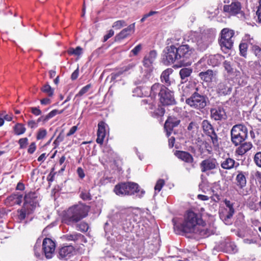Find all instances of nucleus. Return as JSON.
I'll return each instance as SVG.
<instances>
[{"label": "nucleus", "mask_w": 261, "mask_h": 261, "mask_svg": "<svg viewBox=\"0 0 261 261\" xmlns=\"http://www.w3.org/2000/svg\"><path fill=\"white\" fill-rule=\"evenodd\" d=\"M207 58V64L213 67L220 65L224 59V56L220 54L209 55Z\"/></svg>", "instance_id": "5701e85b"}, {"label": "nucleus", "mask_w": 261, "mask_h": 261, "mask_svg": "<svg viewBox=\"0 0 261 261\" xmlns=\"http://www.w3.org/2000/svg\"><path fill=\"white\" fill-rule=\"evenodd\" d=\"M36 149V146L35 142H32L29 146V148L28 149V152L30 154L33 153Z\"/></svg>", "instance_id": "680f3d73"}, {"label": "nucleus", "mask_w": 261, "mask_h": 261, "mask_svg": "<svg viewBox=\"0 0 261 261\" xmlns=\"http://www.w3.org/2000/svg\"><path fill=\"white\" fill-rule=\"evenodd\" d=\"M205 223L203 224V226H198L196 229V232L194 233H198L202 237L205 238L207 237L211 234V232L210 231L205 228H204Z\"/></svg>", "instance_id": "e433bc0d"}, {"label": "nucleus", "mask_w": 261, "mask_h": 261, "mask_svg": "<svg viewBox=\"0 0 261 261\" xmlns=\"http://www.w3.org/2000/svg\"><path fill=\"white\" fill-rule=\"evenodd\" d=\"M248 48L247 43L246 42H244L242 41L239 45V49L240 52V55L245 57L247 55V51Z\"/></svg>", "instance_id": "79ce46f5"}, {"label": "nucleus", "mask_w": 261, "mask_h": 261, "mask_svg": "<svg viewBox=\"0 0 261 261\" xmlns=\"http://www.w3.org/2000/svg\"><path fill=\"white\" fill-rule=\"evenodd\" d=\"M127 24L123 20H117L114 22L112 25V27L116 30L120 29L123 27L126 26Z\"/></svg>", "instance_id": "37998d69"}, {"label": "nucleus", "mask_w": 261, "mask_h": 261, "mask_svg": "<svg viewBox=\"0 0 261 261\" xmlns=\"http://www.w3.org/2000/svg\"><path fill=\"white\" fill-rule=\"evenodd\" d=\"M134 213L130 209L125 210L124 212L121 213V218L122 219L126 218L130 220L132 217L133 216Z\"/></svg>", "instance_id": "c03bdc74"}, {"label": "nucleus", "mask_w": 261, "mask_h": 261, "mask_svg": "<svg viewBox=\"0 0 261 261\" xmlns=\"http://www.w3.org/2000/svg\"><path fill=\"white\" fill-rule=\"evenodd\" d=\"M41 91L46 94L48 97H52L54 90L48 84L44 85L41 88Z\"/></svg>", "instance_id": "ea45409f"}, {"label": "nucleus", "mask_w": 261, "mask_h": 261, "mask_svg": "<svg viewBox=\"0 0 261 261\" xmlns=\"http://www.w3.org/2000/svg\"><path fill=\"white\" fill-rule=\"evenodd\" d=\"M218 164L215 159L208 158L202 161L200 167L202 172H205L207 171L213 170L218 166Z\"/></svg>", "instance_id": "aec40b11"}, {"label": "nucleus", "mask_w": 261, "mask_h": 261, "mask_svg": "<svg viewBox=\"0 0 261 261\" xmlns=\"http://www.w3.org/2000/svg\"><path fill=\"white\" fill-rule=\"evenodd\" d=\"M41 241L40 239H38L35 245L34 246V251L35 256L40 258L42 255V252L40 250Z\"/></svg>", "instance_id": "4c0bfd02"}, {"label": "nucleus", "mask_w": 261, "mask_h": 261, "mask_svg": "<svg viewBox=\"0 0 261 261\" xmlns=\"http://www.w3.org/2000/svg\"><path fill=\"white\" fill-rule=\"evenodd\" d=\"M156 57V52L155 50L150 51L146 55L143 59V65L145 67L150 68L155 61Z\"/></svg>", "instance_id": "b1692460"}, {"label": "nucleus", "mask_w": 261, "mask_h": 261, "mask_svg": "<svg viewBox=\"0 0 261 261\" xmlns=\"http://www.w3.org/2000/svg\"><path fill=\"white\" fill-rule=\"evenodd\" d=\"M63 238L66 241H73L74 243L79 245L83 244V243L87 242V240L83 234L76 232H73L72 233L64 235Z\"/></svg>", "instance_id": "a211bd4d"}, {"label": "nucleus", "mask_w": 261, "mask_h": 261, "mask_svg": "<svg viewBox=\"0 0 261 261\" xmlns=\"http://www.w3.org/2000/svg\"><path fill=\"white\" fill-rule=\"evenodd\" d=\"M165 185V181L164 180L162 179H159L155 185V187H154V190L155 191H158V192H160L162 187H163V186Z\"/></svg>", "instance_id": "3c124183"}, {"label": "nucleus", "mask_w": 261, "mask_h": 261, "mask_svg": "<svg viewBox=\"0 0 261 261\" xmlns=\"http://www.w3.org/2000/svg\"><path fill=\"white\" fill-rule=\"evenodd\" d=\"M175 155L181 160L187 163H192L194 162L193 156L189 152L184 151H176Z\"/></svg>", "instance_id": "a878e982"}, {"label": "nucleus", "mask_w": 261, "mask_h": 261, "mask_svg": "<svg viewBox=\"0 0 261 261\" xmlns=\"http://www.w3.org/2000/svg\"><path fill=\"white\" fill-rule=\"evenodd\" d=\"M167 62L170 64L177 62L179 63L177 48L174 45L167 46L164 50Z\"/></svg>", "instance_id": "ddd939ff"}, {"label": "nucleus", "mask_w": 261, "mask_h": 261, "mask_svg": "<svg viewBox=\"0 0 261 261\" xmlns=\"http://www.w3.org/2000/svg\"><path fill=\"white\" fill-rule=\"evenodd\" d=\"M239 165V163L236 162L234 160L230 158H226L221 163V167L226 170H230L233 168H237Z\"/></svg>", "instance_id": "bb28decb"}, {"label": "nucleus", "mask_w": 261, "mask_h": 261, "mask_svg": "<svg viewBox=\"0 0 261 261\" xmlns=\"http://www.w3.org/2000/svg\"><path fill=\"white\" fill-rule=\"evenodd\" d=\"M55 243L50 239L46 238L42 242V253L47 259L51 258L55 253Z\"/></svg>", "instance_id": "9b49d317"}, {"label": "nucleus", "mask_w": 261, "mask_h": 261, "mask_svg": "<svg viewBox=\"0 0 261 261\" xmlns=\"http://www.w3.org/2000/svg\"><path fill=\"white\" fill-rule=\"evenodd\" d=\"M67 53L70 55L80 56L83 53V49L80 46H77L75 48L70 47L68 49Z\"/></svg>", "instance_id": "a19ab883"}, {"label": "nucleus", "mask_w": 261, "mask_h": 261, "mask_svg": "<svg viewBox=\"0 0 261 261\" xmlns=\"http://www.w3.org/2000/svg\"><path fill=\"white\" fill-rule=\"evenodd\" d=\"M77 229L83 232H86L88 230L89 226L88 224L82 222L76 225Z\"/></svg>", "instance_id": "8fccbe9b"}, {"label": "nucleus", "mask_w": 261, "mask_h": 261, "mask_svg": "<svg viewBox=\"0 0 261 261\" xmlns=\"http://www.w3.org/2000/svg\"><path fill=\"white\" fill-rule=\"evenodd\" d=\"M135 23H133L127 28L123 29L115 37V41H119L129 36L135 31Z\"/></svg>", "instance_id": "412c9836"}, {"label": "nucleus", "mask_w": 261, "mask_h": 261, "mask_svg": "<svg viewBox=\"0 0 261 261\" xmlns=\"http://www.w3.org/2000/svg\"><path fill=\"white\" fill-rule=\"evenodd\" d=\"M136 66L135 63H132L123 67L121 70L115 74V76L117 77L120 75L127 72L130 71L134 69Z\"/></svg>", "instance_id": "f704fd0d"}, {"label": "nucleus", "mask_w": 261, "mask_h": 261, "mask_svg": "<svg viewBox=\"0 0 261 261\" xmlns=\"http://www.w3.org/2000/svg\"><path fill=\"white\" fill-rule=\"evenodd\" d=\"M157 95L160 97V101L163 105H172L175 103L173 92L165 86L155 83L151 87L149 96L141 100V105H148L146 107L147 109H153L156 104L155 97Z\"/></svg>", "instance_id": "f257e3e1"}, {"label": "nucleus", "mask_w": 261, "mask_h": 261, "mask_svg": "<svg viewBox=\"0 0 261 261\" xmlns=\"http://www.w3.org/2000/svg\"><path fill=\"white\" fill-rule=\"evenodd\" d=\"M58 110H54L51 111L50 112H49L48 114L46 115V117H47L48 120L50 119V118L54 117L55 116H56L57 114Z\"/></svg>", "instance_id": "69168bd1"}, {"label": "nucleus", "mask_w": 261, "mask_h": 261, "mask_svg": "<svg viewBox=\"0 0 261 261\" xmlns=\"http://www.w3.org/2000/svg\"><path fill=\"white\" fill-rule=\"evenodd\" d=\"M224 202L227 208L220 209L219 215L220 218L224 223L228 225L231 223L230 219L234 213L233 203L227 199H225Z\"/></svg>", "instance_id": "6e6552de"}, {"label": "nucleus", "mask_w": 261, "mask_h": 261, "mask_svg": "<svg viewBox=\"0 0 261 261\" xmlns=\"http://www.w3.org/2000/svg\"><path fill=\"white\" fill-rule=\"evenodd\" d=\"M180 122V120L174 116H169L166 120L164 129L166 132L167 135L169 136L174 127L177 126Z\"/></svg>", "instance_id": "6ab92c4d"}, {"label": "nucleus", "mask_w": 261, "mask_h": 261, "mask_svg": "<svg viewBox=\"0 0 261 261\" xmlns=\"http://www.w3.org/2000/svg\"><path fill=\"white\" fill-rule=\"evenodd\" d=\"M242 41L247 43V44H249L252 46L255 44V41L254 40L253 38L249 34H246L244 36Z\"/></svg>", "instance_id": "49530a36"}, {"label": "nucleus", "mask_w": 261, "mask_h": 261, "mask_svg": "<svg viewBox=\"0 0 261 261\" xmlns=\"http://www.w3.org/2000/svg\"><path fill=\"white\" fill-rule=\"evenodd\" d=\"M186 102L190 107L198 110L202 109L206 106V97L196 92L187 98Z\"/></svg>", "instance_id": "1a4fd4ad"}, {"label": "nucleus", "mask_w": 261, "mask_h": 261, "mask_svg": "<svg viewBox=\"0 0 261 261\" xmlns=\"http://www.w3.org/2000/svg\"><path fill=\"white\" fill-rule=\"evenodd\" d=\"M256 15L258 17V22L261 24V4H260L258 7V9L256 11Z\"/></svg>", "instance_id": "774afa93"}, {"label": "nucleus", "mask_w": 261, "mask_h": 261, "mask_svg": "<svg viewBox=\"0 0 261 261\" xmlns=\"http://www.w3.org/2000/svg\"><path fill=\"white\" fill-rule=\"evenodd\" d=\"M240 145V146L236 150V153L240 155L244 154L252 147V144L250 142L242 143Z\"/></svg>", "instance_id": "c756f323"}, {"label": "nucleus", "mask_w": 261, "mask_h": 261, "mask_svg": "<svg viewBox=\"0 0 261 261\" xmlns=\"http://www.w3.org/2000/svg\"><path fill=\"white\" fill-rule=\"evenodd\" d=\"M192 72V69L190 68H183L179 71V75L181 83H184L188 81V78Z\"/></svg>", "instance_id": "473e14b6"}, {"label": "nucleus", "mask_w": 261, "mask_h": 261, "mask_svg": "<svg viewBox=\"0 0 261 261\" xmlns=\"http://www.w3.org/2000/svg\"><path fill=\"white\" fill-rule=\"evenodd\" d=\"M106 123L102 121L98 124L96 142L100 145L102 144L104 138L106 136Z\"/></svg>", "instance_id": "4be33fe9"}, {"label": "nucleus", "mask_w": 261, "mask_h": 261, "mask_svg": "<svg viewBox=\"0 0 261 261\" xmlns=\"http://www.w3.org/2000/svg\"><path fill=\"white\" fill-rule=\"evenodd\" d=\"M234 34L233 30L227 28H224L221 31L219 44L224 53H226L232 48L233 44L232 38Z\"/></svg>", "instance_id": "0eeeda50"}, {"label": "nucleus", "mask_w": 261, "mask_h": 261, "mask_svg": "<svg viewBox=\"0 0 261 261\" xmlns=\"http://www.w3.org/2000/svg\"><path fill=\"white\" fill-rule=\"evenodd\" d=\"M18 144L20 149L26 148L28 144V139L27 138H22L20 139L18 141Z\"/></svg>", "instance_id": "864d4df0"}, {"label": "nucleus", "mask_w": 261, "mask_h": 261, "mask_svg": "<svg viewBox=\"0 0 261 261\" xmlns=\"http://www.w3.org/2000/svg\"><path fill=\"white\" fill-rule=\"evenodd\" d=\"M202 127L203 132L210 137L212 143L214 145H218V136L214 128L207 120H204L202 122Z\"/></svg>", "instance_id": "f8f14e48"}, {"label": "nucleus", "mask_w": 261, "mask_h": 261, "mask_svg": "<svg viewBox=\"0 0 261 261\" xmlns=\"http://www.w3.org/2000/svg\"><path fill=\"white\" fill-rule=\"evenodd\" d=\"M74 251V249L72 246H64L60 249L59 254L61 258H63L72 255Z\"/></svg>", "instance_id": "c85d7f7f"}, {"label": "nucleus", "mask_w": 261, "mask_h": 261, "mask_svg": "<svg viewBox=\"0 0 261 261\" xmlns=\"http://www.w3.org/2000/svg\"><path fill=\"white\" fill-rule=\"evenodd\" d=\"M172 70L171 69H167L164 70L161 75V80L162 83H164L167 86L170 85V81L169 80V75L172 73Z\"/></svg>", "instance_id": "72a5a7b5"}, {"label": "nucleus", "mask_w": 261, "mask_h": 261, "mask_svg": "<svg viewBox=\"0 0 261 261\" xmlns=\"http://www.w3.org/2000/svg\"><path fill=\"white\" fill-rule=\"evenodd\" d=\"M231 141L235 146H238L248 137V129L246 126L239 124L234 125L230 132Z\"/></svg>", "instance_id": "423d86ee"}, {"label": "nucleus", "mask_w": 261, "mask_h": 261, "mask_svg": "<svg viewBox=\"0 0 261 261\" xmlns=\"http://www.w3.org/2000/svg\"><path fill=\"white\" fill-rule=\"evenodd\" d=\"M114 34V32L113 30L109 31L108 33L103 37V42L107 41L110 38L112 37Z\"/></svg>", "instance_id": "e2e57ef3"}, {"label": "nucleus", "mask_w": 261, "mask_h": 261, "mask_svg": "<svg viewBox=\"0 0 261 261\" xmlns=\"http://www.w3.org/2000/svg\"><path fill=\"white\" fill-rule=\"evenodd\" d=\"M253 161L257 167L261 168V151H258L254 154Z\"/></svg>", "instance_id": "a18cd8bd"}, {"label": "nucleus", "mask_w": 261, "mask_h": 261, "mask_svg": "<svg viewBox=\"0 0 261 261\" xmlns=\"http://www.w3.org/2000/svg\"><path fill=\"white\" fill-rule=\"evenodd\" d=\"M24 202L23 204L34 210L38 204L37 195L35 192H30L25 194L24 197Z\"/></svg>", "instance_id": "f3484780"}, {"label": "nucleus", "mask_w": 261, "mask_h": 261, "mask_svg": "<svg viewBox=\"0 0 261 261\" xmlns=\"http://www.w3.org/2000/svg\"><path fill=\"white\" fill-rule=\"evenodd\" d=\"M172 222L174 229L177 230L178 232H195L198 226H203L204 224L201 216L192 211H188L186 213L182 224H177L174 218L172 219Z\"/></svg>", "instance_id": "f03ea898"}, {"label": "nucleus", "mask_w": 261, "mask_h": 261, "mask_svg": "<svg viewBox=\"0 0 261 261\" xmlns=\"http://www.w3.org/2000/svg\"><path fill=\"white\" fill-rule=\"evenodd\" d=\"M197 128V124L195 122L192 121L189 124L187 129L189 131H194Z\"/></svg>", "instance_id": "13d9d810"}, {"label": "nucleus", "mask_w": 261, "mask_h": 261, "mask_svg": "<svg viewBox=\"0 0 261 261\" xmlns=\"http://www.w3.org/2000/svg\"><path fill=\"white\" fill-rule=\"evenodd\" d=\"M211 117L215 121L225 120L227 118L226 112L222 106H218L210 110Z\"/></svg>", "instance_id": "2eb2a0df"}, {"label": "nucleus", "mask_w": 261, "mask_h": 261, "mask_svg": "<svg viewBox=\"0 0 261 261\" xmlns=\"http://www.w3.org/2000/svg\"><path fill=\"white\" fill-rule=\"evenodd\" d=\"M152 110H153V112H151L153 117L162 116L165 113V109L163 107L159 106L158 108L156 109V105Z\"/></svg>", "instance_id": "58836bf2"}, {"label": "nucleus", "mask_w": 261, "mask_h": 261, "mask_svg": "<svg viewBox=\"0 0 261 261\" xmlns=\"http://www.w3.org/2000/svg\"><path fill=\"white\" fill-rule=\"evenodd\" d=\"M13 130L15 135H21L25 132L26 128L23 124L17 123L13 127Z\"/></svg>", "instance_id": "c9c22d12"}, {"label": "nucleus", "mask_w": 261, "mask_h": 261, "mask_svg": "<svg viewBox=\"0 0 261 261\" xmlns=\"http://www.w3.org/2000/svg\"><path fill=\"white\" fill-rule=\"evenodd\" d=\"M64 137L60 134L54 142L56 146H58L60 142L63 141Z\"/></svg>", "instance_id": "338daca9"}, {"label": "nucleus", "mask_w": 261, "mask_h": 261, "mask_svg": "<svg viewBox=\"0 0 261 261\" xmlns=\"http://www.w3.org/2000/svg\"><path fill=\"white\" fill-rule=\"evenodd\" d=\"M81 198L84 200H90L91 199V196L89 191L83 190L80 194Z\"/></svg>", "instance_id": "de8ad7c7"}, {"label": "nucleus", "mask_w": 261, "mask_h": 261, "mask_svg": "<svg viewBox=\"0 0 261 261\" xmlns=\"http://www.w3.org/2000/svg\"><path fill=\"white\" fill-rule=\"evenodd\" d=\"M179 63L181 65H190L191 62H186L191 56L193 51L188 45H181L177 48Z\"/></svg>", "instance_id": "9d476101"}, {"label": "nucleus", "mask_w": 261, "mask_h": 261, "mask_svg": "<svg viewBox=\"0 0 261 261\" xmlns=\"http://www.w3.org/2000/svg\"><path fill=\"white\" fill-rule=\"evenodd\" d=\"M22 195L18 193L13 194L9 196L6 200V203L10 206L15 204H20L22 202Z\"/></svg>", "instance_id": "393cba45"}, {"label": "nucleus", "mask_w": 261, "mask_h": 261, "mask_svg": "<svg viewBox=\"0 0 261 261\" xmlns=\"http://www.w3.org/2000/svg\"><path fill=\"white\" fill-rule=\"evenodd\" d=\"M214 39L213 34L204 32L203 33H194L191 35L190 40L195 43V47L200 51L205 50Z\"/></svg>", "instance_id": "39448f33"}, {"label": "nucleus", "mask_w": 261, "mask_h": 261, "mask_svg": "<svg viewBox=\"0 0 261 261\" xmlns=\"http://www.w3.org/2000/svg\"><path fill=\"white\" fill-rule=\"evenodd\" d=\"M114 192L117 195H132L135 193L138 194V196L141 197L145 191L141 190L140 192L139 186L135 182H121L115 186Z\"/></svg>", "instance_id": "20e7f679"}, {"label": "nucleus", "mask_w": 261, "mask_h": 261, "mask_svg": "<svg viewBox=\"0 0 261 261\" xmlns=\"http://www.w3.org/2000/svg\"><path fill=\"white\" fill-rule=\"evenodd\" d=\"M47 132L46 130L43 128L39 129L37 135V140H42L45 138L46 136Z\"/></svg>", "instance_id": "603ef678"}, {"label": "nucleus", "mask_w": 261, "mask_h": 261, "mask_svg": "<svg viewBox=\"0 0 261 261\" xmlns=\"http://www.w3.org/2000/svg\"><path fill=\"white\" fill-rule=\"evenodd\" d=\"M142 49L141 44H139L137 45L132 50L131 52L134 55H137L141 51Z\"/></svg>", "instance_id": "0e129e2a"}, {"label": "nucleus", "mask_w": 261, "mask_h": 261, "mask_svg": "<svg viewBox=\"0 0 261 261\" xmlns=\"http://www.w3.org/2000/svg\"><path fill=\"white\" fill-rule=\"evenodd\" d=\"M89 208L83 204H79L70 207L63 216V221L68 225L76 223L86 217Z\"/></svg>", "instance_id": "7ed1b4c3"}, {"label": "nucleus", "mask_w": 261, "mask_h": 261, "mask_svg": "<svg viewBox=\"0 0 261 261\" xmlns=\"http://www.w3.org/2000/svg\"><path fill=\"white\" fill-rule=\"evenodd\" d=\"M91 87V84H88L86 86L83 87L77 94H76V97H81L84 94L86 93Z\"/></svg>", "instance_id": "09e8293b"}, {"label": "nucleus", "mask_w": 261, "mask_h": 261, "mask_svg": "<svg viewBox=\"0 0 261 261\" xmlns=\"http://www.w3.org/2000/svg\"><path fill=\"white\" fill-rule=\"evenodd\" d=\"M216 90L219 95L224 96L229 94L231 93L232 88L228 81L226 79H224L218 83Z\"/></svg>", "instance_id": "4468645a"}, {"label": "nucleus", "mask_w": 261, "mask_h": 261, "mask_svg": "<svg viewBox=\"0 0 261 261\" xmlns=\"http://www.w3.org/2000/svg\"><path fill=\"white\" fill-rule=\"evenodd\" d=\"M223 66L228 72H231L232 71L230 62L225 61L223 63Z\"/></svg>", "instance_id": "bf43d9fd"}, {"label": "nucleus", "mask_w": 261, "mask_h": 261, "mask_svg": "<svg viewBox=\"0 0 261 261\" xmlns=\"http://www.w3.org/2000/svg\"><path fill=\"white\" fill-rule=\"evenodd\" d=\"M199 76L204 82L210 83L213 80L214 73L213 70L208 69L206 71L200 72L199 73Z\"/></svg>", "instance_id": "2f4dec72"}, {"label": "nucleus", "mask_w": 261, "mask_h": 261, "mask_svg": "<svg viewBox=\"0 0 261 261\" xmlns=\"http://www.w3.org/2000/svg\"><path fill=\"white\" fill-rule=\"evenodd\" d=\"M31 113L35 116L40 115L42 113L39 107H31Z\"/></svg>", "instance_id": "4d7b16f0"}, {"label": "nucleus", "mask_w": 261, "mask_h": 261, "mask_svg": "<svg viewBox=\"0 0 261 261\" xmlns=\"http://www.w3.org/2000/svg\"><path fill=\"white\" fill-rule=\"evenodd\" d=\"M223 11L231 15H236L238 14H243L241 11V4L238 1L233 2L230 5H224Z\"/></svg>", "instance_id": "dca6fc26"}, {"label": "nucleus", "mask_w": 261, "mask_h": 261, "mask_svg": "<svg viewBox=\"0 0 261 261\" xmlns=\"http://www.w3.org/2000/svg\"><path fill=\"white\" fill-rule=\"evenodd\" d=\"M34 210L29 208L26 205L23 204L22 207L17 210V216L18 219L21 221L23 220L27 216L29 215L33 212Z\"/></svg>", "instance_id": "cd10ccee"}, {"label": "nucleus", "mask_w": 261, "mask_h": 261, "mask_svg": "<svg viewBox=\"0 0 261 261\" xmlns=\"http://www.w3.org/2000/svg\"><path fill=\"white\" fill-rule=\"evenodd\" d=\"M237 173L238 174L236 178V184L240 189H243L246 185V178L245 173L242 171H238Z\"/></svg>", "instance_id": "7c9ffc66"}, {"label": "nucleus", "mask_w": 261, "mask_h": 261, "mask_svg": "<svg viewBox=\"0 0 261 261\" xmlns=\"http://www.w3.org/2000/svg\"><path fill=\"white\" fill-rule=\"evenodd\" d=\"M192 85L189 84L188 86H186L183 89V95L187 96L189 94L191 93L194 90V88L192 87Z\"/></svg>", "instance_id": "6e6d98bb"}, {"label": "nucleus", "mask_w": 261, "mask_h": 261, "mask_svg": "<svg viewBox=\"0 0 261 261\" xmlns=\"http://www.w3.org/2000/svg\"><path fill=\"white\" fill-rule=\"evenodd\" d=\"M253 66L255 71H260L261 70V59L255 61L253 63Z\"/></svg>", "instance_id": "052dcab7"}, {"label": "nucleus", "mask_w": 261, "mask_h": 261, "mask_svg": "<svg viewBox=\"0 0 261 261\" xmlns=\"http://www.w3.org/2000/svg\"><path fill=\"white\" fill-rule=\"evenodd\" d=\"M252 50L256 56L261 57V48L259 46L254 44L252 46Z\"/></svg>", "instance_id": "5fc2aeb1"}]
</instances>
